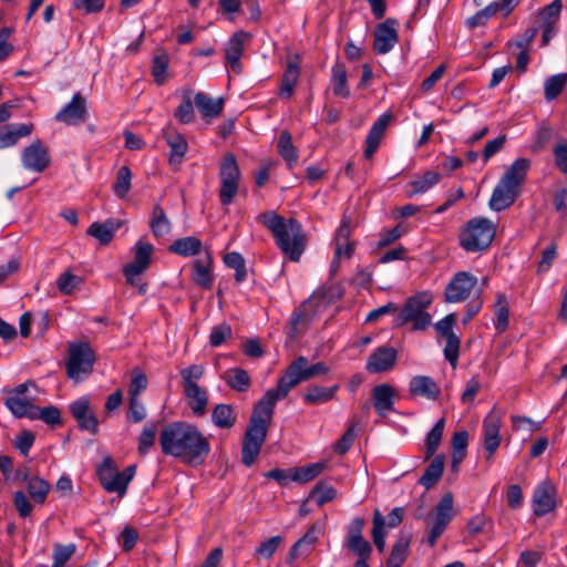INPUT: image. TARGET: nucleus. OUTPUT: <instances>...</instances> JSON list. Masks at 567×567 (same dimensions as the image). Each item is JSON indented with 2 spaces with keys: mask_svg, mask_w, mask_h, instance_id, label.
I'll return each instance as SVG.
<instances>
[{
  "mask_svg": "<svg viewBox=\"0 0 567 567\" xmlns=\"http://www.w3.org/2000/svg\"><path fill=\"white\" fill-rule=\"evenodd\" d=\"M328 372L329 368L326 363L309 364V360L303 355L296 358L286 368L276 388L267 390L252 410L241 446V462L245 466L250 467L255 464L260 453L267 439L268 426L272 420L276 403L287 398L289 392L299 383Z\"/></svg>",
  "mask_w": 567,
  "mask_h": 567,
  "instance_id": "1",
  "label": "nucleus"
},
{
  "mask_svg": "<svg viewBox=\"0 0 567 567\" xmlns=\"http://www.w3.org/2000/svg\"><path fill=\"white\" fill-rule=\"evenodd\" d=\"M158 441L164 455L193 466L204 464L210 453L208 439L196 425L184 421L166 424L159 432Z\"/></svg>",
  "mask_w": 567,
  "mask_h": 567,
  "instance_id": "2",
  "label": "nucleus"
},
{
  "mask_svg": "<svg viewBox=\"0 0 567 567\" xmlns=\"http://www.w3.org/2000/svg\"><path fill=\"white\" fill-rule=\"evenodd\" d=\"M257 221L261 223L272 235L280 251L293 262H298L306 250L307 237L301 223L291 217L286 219L274 210L260 213Z\"/></svg>",
  "mask_w": 567,
  "mask_h": 567,
  "instance_id": "3",
  "label": "nucleus"
},
{
  "mask_svg": "<svg viewBox=\"0 0 567 567\" xmlns=\"http://www.w3.org/2000/svg\"><path fill=\"white\" fill-rule=\"evenodd\" d=\"M496 235V227L485 217L467 220L458 230V245L468 254L486 251Z\"/></svg>",
  "mask_w": 567,
  "mask_h": 567,
  "instance_id": "4",
  "label": "nucleus"
},
{
  "mask_svg": "<svg viewBox=\"0 0 567 567\" xmlns=\"http://www.w3.org/2000/svg\"><path fill=\"white\" fill-rule=\"evenodd\" d=\"M344 291L341 282L320 286L293 311L290 319H313L315 317L322 316L330 306L343 297Z\"/></svg>",
  "mask_w": 567,
  "mask_h": 567,
  "instance_id": "5",
  "label": "nucleus"
},
{
  "mask_svg": "<svg viewBox=\"0 0 567 567\" xmlns=\"http://www.w3.org/2000/svg\"><path fill=\"white\" fill-rule=\"evenodd\" d=\"M95 353L89 342H70L65 361L66 377L74 382H82L93 371Z\"/></svg>",
  "mask_w": 567,
  "mask_h": 567,
  "instance_id": "6",
  "label": "nucleus"
},
{
  "mask_svg": "<svg viewBox=\"0 0 567 567\" xmlns=\"http://www.w3.org/2000/svg\"><path fill=\"white\" fill-rule=\"evenodd\" d=\"M529 162L517 158L504 173L498 183V212L514 204L520 193Z\"/></svg>",
  "mask_w": 567,
  "mask_h": 567,
  "instance_id": "7",
  "label": "nucleus"
},
{
  "mask_svg": "<svg viewBox=\"0 0 567 567\" xmlns=\"http://www.w3.org/2000/svg\"><path fill=\"white\" fill-rule=\"evenodd\" d=\"M219 202L223 206H228L234 202L239 188L240 168L236 156L227 153L219 166Z\"/></svg>",
  "mask_w": 567,
  "mask_h": 567,
  "instance_id": "8",
  "label": "nucleus"
},
{
  "mask_svg": "<svg viewBox=\"0 0 567 567\" xmlns=\"http://www.w3.org/2000/svg\"><path fill=\"white\" fill-rule=\"evenodd\" d=\"M453 516V496L445 494L435 506L434 515L429 514L425 518L427 529L425 542L430 547L435 546Z\"/></svg>",
  "mask_w": 567,
  "mask_h": 567,
  "instance_id": "9",
  "label": "nucleus"
},
{
  "mask_svg": "<svg viewBox=\"0 0 567 567\" xmlns=\"http://www.w3.org/2000/svg\"><path fill=\"white\" fill-rule=\"evenodd\" d=\"M30 386L35 388V383L25 381L16 388L4 390V405L16 417L29 419L31 412L34 411L33 398L29 395Z\"/></svg>",
  "mask_w": 567,
  "mask_h": 567,
  "instance_id": "10",
  "label": "nucleus"
},
{
  "mask_svg": "<svg viewBox=\"0 0 567 567\" xmlns=\"http://www.w3.org/2000/svg\"><path fill=\"white\" fill-rule=\"evenodd\" d=\"M154 246L140 239L133 247L134 259L123 267V275L128 285H134L135 277L146 271L152 262Z\"/></svg>",
  "mask_w": 567,
  "mask_h": 567,
  "instance_id": "11",
  "label": "nucleus"
},
{
  "mask_svg": "<svg viewBox=\"0 0 567 567\" xmlns=\"http://www.w3.org/2000/svg\"><path fill=\"white\" fill-rule=\"evenodd\" d=\"M398 25L399 21L394 18H388L375 25L372 45L375 54H386L395 47L399 42Z\"/></svg>",
  "mask_w": 567,
  "mask_h": 567,
  "instance_id": "12",
  "label": "nucleus"
},
{
  "mask_svg": "<svg viewBox=\"0 0 567 567\" xmlns=\"http://www.w3.org/2000/svg\"><path fill=\"white\" fill-rule=\"evenodd\" d=\"M69 411L81 431H86L92 435L99 433V420L91 408V401L87 396H81L71 402Z\"/></svg>",
  "mask_w": 567,
  "mask_h": 567,
  "instance_id": "13",
  "label": "nucleus"
},
{
  "mask_svg": "<svg viewBox=\"0 0 567 567\" xmlns=\"http://www.w3.org/2000/svg\"><path fill=\"white\" fill-rule=\"evenodd\" d=\"M556 487L549 480L542 481L534 489L532 497L533 513L543 517L555 511L557 506Z\"/></svg>",
  "mask_w": 567,
  "mask_h": 567,
  "instance_id": "14",
  "label": "nucleus"
},
{
  "mask_svg": "<svg viewBox=\"0 0 567 567\" xmlns=\"http://www.w3.org/2000/svg\"><path fill=\"white\" fill-rule=\"evenodd\" d=\"M477 279L467 271L456 272L444 290V297L447 302H460L467 299Z\"/></svg>",
  "mask_w": 567,
  "mask_h": 567,
  "instance_id": "15",
  "label": "nucleus"
},
{
  "mask_svg": "<svg viewBox=\"0 0 567 567\" xmlns=\"http://www.w3.org/2000/svg\"><path fill=\"white\" fill-rule=\"evenodd\" d=\"M21 162L25 169L42 173L51 163L49 150L41 140H37L23 148Z\"/></svg>",
  "mask_w": 567,
  "mask_h": 567,
  "instance_id": "16",
  "label": "nucleus"
},
{
  "mask_svg": "<svg viewBox=\"0 0 567 567\" xmlns=\"http://www.w3.org/2000/svg\"><path fill=\"white\" fill-rule=\"evenodd\" d=\"M87 116L86 101L80 92H76L71 101L55 114L54 118L56 122L74 126L84 123Z\"/></svg>",
  "mask_w": 567,
  "mask_h": 567,
  "instance_id": "17",
  "label": "nucleus"
},
{
  "mask_svg": "<svg viewBox=\"0 0 567 567\" xmlns=\"http://www.w3.org/2000/svg\"><path fill=\"white\" fill-rule=\"evenodd\" d=\"M455 321H436L434 328L440 339L445 340L444 358L453 368L457 365L461 339L454 332Z\"/></svg>",
  "mask_w": 567,
  "mask_h": 567,
  "instance_id": "18",
  "label": "nucleus"
},
{
  "mask_svg": "<svg viewBox=\"0 0 567 567\" xmlns=\"http://www.w3.org/2000/svg\"><path fill=\"white\" fill-rule=\"evenodd\" d=\"M398 361V351L392 347H379L368 358L365 370L369 373L388 372Z\"/></svg>",
  "mask_w": 567,
  "mask_h": 567,
  "instance_id": "19",
  "label": "nucleus"
},
{
  "mask_svg": "<svg viewBox=\"0 0 567 567\" xmlns=\"http://www.w3.org/2000/svg\"><path fill=\"white\" fill-rule=\"evenodd\" d=\"M430 303L431 295L419 292L408 298L396 319H432L431 315L425 311Z\"/></svg>",
  "mask_w": 567,
  "mask_h": 567,
  "instance_id": "20",
  "label": "nucleus"
},
{
  "mask_svg": "<svg viewBox=\"0 0 567 567\" xmlns=\"http://www.w3.org/2000/svg\"><path fill=\"white\" fill-rule=\"evenodd\" d=\"M300 61L301 59L298 54L287 61L278 91L280 99L289 100L293 95L300 76Z\"/></svg>",
  "mask_w": 567,
  "mask_h": 567,
  "instance_id": "21",
  "label": "nucleus"
},
{
  "mask_svg": "<svg viewBox=\"0 0 567 567\" xmlns=\"http://www.w3.org/2000/svg\"><path fill=\"white\" fill-rule=\"evenodd\" d=\"M163 137L169 146V164L181 165L184 161L185 154L188 151V143L183 134L176 128L167 126L163 128Z\"/></svg>",
  "mask_w": 567,
  "mask_h": 567,
  "instance_id": "22",
  "label": "nucleus"
},
{
  "mask_svg": "<svg viewBox=\"0 0 567 567\" xmlns=\"http://www.w3.org/2000/svg\"><path fill=\"white\" fill-rule=\"evenodd\" d=\"M373 406L380 416H386L388 413L394 411V399L396 396L395 389L388 384H378L371 392Z\"/></svg>",
  "mask_w": 567,
  "mask_h": 567,
  "instance_id": "23",
  "label": "nucleus"
},
{
  "mask_svg": "<svg viewBox=\"0 0 567 567\" xmlns=\"http://www.w3.org/2000/svg\"><path fill=\"white\" fill-rule=\"evenodd\" d=\"M249 35L250 34L244 30L237 31L233 34L226 44V64H228L236 73H239L241 70L240 59L244 53V43L245 40L249 38Z\"/></svg>",
  "mask_w": 567,
  "mask_h": 567,
  "instance_id": "24",
  "label": "nucleus"
},
{
  "mask_svg": "<svg viewBox=\"0 0 567 567\" xmlns=\"http://www.w3.org/2000/svg\"><path fill=\"white\" fill-rule=\"evenodd\" d=\"M212 265L213 258L209 252H206L203 258H197L193 261L192 279L203 289H210L213 287Z\"/></svg>",
  "mask_w": 567,
  "mask_h": 567,
  "instance_id": "25",
  "label": "nucleus"
},
{
  "mask_svg": "<svg viewBox=\"0 0 567 567\" xmlns=\"http://www.w3.org/2000/svg\"><path fill=\"white\" fill-rule=\"evenodd\" d=\"M409 391L414 396H422L427 400H437L441 389L433 378L427 375H415L409 382Z\"/></svg>",
  "mask_w": 567,
  "mask_h": 567,
  "instance_id": "26",
  "label": "nucleus"
},
{
  "mask_svg": "<svg viewBox=\"0 0 567 567\" xmlns=\"http://www.w3.org/2000/svg\"><path fill=\"white\" fill-rule=\"evenodd\" d=\"M121 220L107 218L104 223H92L87 228L86 234L97 239L102 246H106L113 240L115 233L121 228Z\"/></svg>",
  "mask_w": 567,
  "mask_h": 567,
  "instance_id": "27",
  "label": "nucleus"
},
{
  "mask_svg": "<svg viewBox=\"0 0 567 567\" xmlns=\"http://www.w3.org/2000/svg\"><path fill=\"white\" fill-rule=\"evenodd\" d=\"M32 130L33 125L31 123L10 124L0 127V150L16 145L19 138L29 136Z\"/></svg>",
  "mask_w": 567,
  "mask_h": 567,
  "instance_id": "28",
  "label": "nucleus"
},
{
  "mask_svg": "<svg viewBox=\"0 0 567 567\" xmlns=\"http://www.w3.org/2000/svg\"><path fill=\"white\" fill-rule=\"evenodd\" d=\"M184 395L192 412L197 416H203L208 404L207 391L198 384H189L183 388Z\"/></svg>",
  "mask_w": 567,
  "mask_h": 567,
  "instance_id": "29",
  "label": "nucleus"
},
{
  "mask_svg": "<svg viewBox=\"0 0 567 567\" xmlns=\"http://www.w3.org/2000/svg\"><path fill=\"white\" fill-rule=\"evenodd\" d=\"M411 539V533L400 532L386 560V567H401L403 565L408 557Z\"/></svg>",
  "mask_w": 567,
  "mask_h": 567,
  "instance_id": "30",
  "label": "nucleus"
},
{
  "mask_svg": "<svg viewBox=\"0 0 567 567\" xmlns=\"http://www.w3.org/2000/svg\"><path fill=\"white\" fill-rule=\"evenodd\" d=\"M194 102L203 118H215L221 114L224 109L221 97L214 100L204 92L196 93Z\"/></svg>",
  "mask_w": 567,
  "mask_h": 567,
  "instance_id": "31",
  "label": "nucleus"
},
{
  "mask_svg": "<svg viewBox=\"0 0 567 567\" xmlns=\"http://www.w3.org/2000/svg\"><path fill=\"white\" fill-rule=\"evenodd\" d=\"M202 249L203 243L195 236L178 238L174 240L168 247L169 252L182 257L196 256L200 254Z\"/></svg>",
  "mask_w": 567,
  "mask_h": 567,
  "instance_id": "32",
  "label": "nucleus"
},
{
  "mask_svg": "<svg viewBox=\"0 0 567 567\" xmlns=\"http://www.w3.org/2000/svg\"><path fill=\"white\" fill-rule=\"evenodd\" d=\"M332 91L336 96L348 99L350 89L348 86L347 68L342 62H336L331 68Z\"/></svg>",
  "mask_w": 567,
  "mask_h": 567,
  "instance_id": "33",
  "label": "nucleus"
},
{
  "mask_svg": "<svg viewBox=\"0 0 567 567\" xmlns=\"http://www.w3.org/2000/svg\"><path fill=\"white\" fill-rule=\"evenodd\" d=\"M237 421V414L230 404H216L212 411V422L219 429H231Z\"/></svg>",
  "mask_w": 567,
  "mask_h": 567,
  "instance_id": "34",
  "label": "nucleus"
},
{
  "mask_svg": "<svg viewBox=\"0 0 567 567\" xmlns=\"http://www.w3.org/2000/svg\"><path fill=\"white\" fill-rule=\"evenodd\" d=\"M171 221L164 208L156 204L151 214L150 229L155 238H161L171 231Z\"/></svg>",
  "mask_w": 567,
  "mask_h": 567,
  "instance_id": "35",
  "label": "nucleus"
},
{
  "mask_svg": "<svg viewBox=\"0 0 567 567\" xmlns=\"http://www.w3.org/2000/svg\"><path fill=\"white\" fill-rule=\"evenodd\" d=\"M135 471L136 465H128L123 472H116L104 489L109 493H117L118 496H124L130 482L135 475Z\"/></svg>",
  "mask_w": 567,
  "mask_h": 567,
  "instance_id": "36",
  "label": "nucleus"
},
{
  "mask_svg": "<svg viewBox=\"0 0 567 567\" xmlns=\"http://www.w3.org/2000/svg\"><path fill=\"white\" fill-rule=\"evenodd\" d=\"M338 389L339 385H332L329 388L310 385L303 394V401L307 404H322L329 402L336 396Z\"/></svg>",
  "mask_w": 567,
  "mask_h": 567,
  "instance_id": "37",
  "label": "nucleus"
},
{
  "mask_svg": "<svg viewBox=\"0 0 567 567\" xmlns=\"http://www.w3.org/2000/svg\"><path fill=\"white\" fill-rule=\"evenodd\" d=\"M444 470V456L437 455L425 468L423 475L420 477L419 483L426 489H430L436 485L440 481Z\"/></svg>",
  "mask_w": 567,
  "mask_h": 567,
  "instance_id": "38",
  "label": "nucleus"
},
{
  "mask_svg": "<svg viewBox=\"0 0 567 567\" xmlns=\"http://www.w3.org/2000/svg\"><path fill=\"white\" fill-rule=\"evenodd\" d=\"M223 261L226 267L235 271L234 278L236 285H241L248 278V270L243 255L238 251H230L224 255Z\"/></svg>",
  "mask_w": 567,
  "mask_h": 567,
  "instance_id": "39",
  "label": "nucleus"
},
{
  "mask_svg": "<svg viewBox=\"0 0 567 567\" xmlns=\"http://www.w3.org/2000/svg\"><path fill=\"white\" fill-rule=\"evenodd\" d=\"M494 411L495 406L483 422V440L487 458L492 457L496 451V414H494Z\"/></svg>",
  "mask_w": 567,
  "mask_h": 567,
  "instance_id": "40",
  "label": "nucleus"
},
{
  "mask_svg": "<svg viewBox=\"0 0 567 567\" xmlns=\"http://www.w3.org/2000/svg\"><path fill=\"white\" fill-rule=\"evenodd\" d=\"M227 385L238 392H245L250 388L251 379L249 373L243 368H231L225 372L224 377Z\"/></svg>",
  "mask_w": 567,
  "mask_h": 567,
  "instance_id": "41",
  "label": "nucleus"
},
{
  "mask_svg": "<svg viewBox=\"0 0 567 567\" xmlns=\"http://www.w3.org/2000/svg\"><path fill=\"white\" fill-rule=\"evenodd\" d=\"M277 151L290 168L297 164L298 152L292 144V137L289 131L285 130L280 133L277 143Z\"/></svg>",
  "mask_w": 567,
  "mask_h": 567,
  "instance_id": "42",
  "label": "nucleus"
},
{
  "mask_svg": "<svg viewBox=\"0 0 567 567\" xmlns=\"http://www.w3.org/2000/svg\"><path fill=\"white\" fill-rule=\"evenodd\" d=\"M441 181V174L435 171H426L420 178L410 182L412 190L408 193V197L416 194H423L435 186Z\"/></svg>",
  "mask_w": 567,
  "mask_h": 567,
  "instance_id": "43",
  "label": "nucleus"
},
{
  "mask_svg": "<svg viewBox=\"0 0 567 567\" xmlns=\"http://www.w3.org/2000/svg\"><path fill=\"white\" fill-rule=\"evenodd\" d=\"M132 171L128 166L123 165L116 172V178L112 186V190L114 195L124 199L131 190L132 187Z\"/></svg>",
  "mask_w": 567,
  "mask_h": 567,
  "instance_id": "44",
  "label": "nucleus"
},
{
  "mask_svg": "<svg viewBox=\"0 0 567 567\" xmlns=\"http://www.w3.org/2000/svg\"><path fill=\"white\" fill-rule=\"evenodd\" d=\"M326 468L324 462L311 463L301 467H293L292 482L308 483L319 476Z\"/></svg>",
  "mask_w": 567,
  "mask_h": 567,
  "instance_id": "45",
  "label": "nucleus"
},
{
  "mask_svg": "<svg viewBox=\"0 0 567 567\" xmlns=\"http://www.w3.org/2000/svg\"><path fill=\"white\" fill-rule=\"evenodd\" d=\"M30 420H41L45 424L51 426L62 425L61 412L56 406L49 405L44 408H38L34 405V411L31 412Z\"/></svg>",
  "mask_w": 567,
  "mask_h": 567,
  "instance_id": "46",
  "label": "nucleus"
},
{
  "mask_svg": "<svg viewBox=\"0 0 567 567\" xmlns=\"http://www.w3.org/2000/svg\"><path fill=\"white\" fill-rule=\"evenodd\" d=\"M50 488V484L39 476H33L28 480V493L37 504H43L45 502Z\"/></svg>",
  "mask_w": 567,
  "mask_h": 567,
  "instance_id": "47",
  "label": "nucleus"
},
{
  "mask_svg": "<svg viewBox=\"0 0 567 567\" xmlns=\"http://www.w3.org/2000/svg\"><path fill=\"white\" fill-rule=\"evenodd\" d=\"M174 117L181 124H189L195 120V113L189 90L183 92L182 102L175 110Z\"/></svg>",
  "mask_w": 567,
  "mask_h": 567,
  "instance_id": "48",
  "label": "nucleus"
},
{
  "mask_svg": "<svg viewBox=\"0 0 567 567\" xmlns=\"http://www.w3.org/2000/svg\"><path fill=\"white\" fill-rule=\"evenodd\" d=\"M567 84V73L549 76L544 83V94L547 101L555 100Z\"/></svg>",
  "mask_w": 567,
  "mask_h": 567,
  "instance_id": "49",
  "label": "nucleus"
},
{
  "mask_svg": "<svg viewBox=\"0 0 567 567\" xmlns=\"http://www.w3.org/2000/svg\"><path fill=\"white\" fill-rule=\"evenodd\" d=\"M444 426H445V420L440 419L434 424V426L431 429V431L427 433L426 440H425V444H426L425 458L426 460L431 458L434 455V453L436 452V450L440 445V442L442 440Z\"/></svg>",
  "mask_w": 567,
  "mask_h": 567,
  "instance_id": "50",
  "label": "nucleus"
},
{
  "mask_svg": "<svg viewBox=\"0 0 567 567\" xmlns=\"http://www.w3.org/2000/svg\"><path fill=\"white\" fill-rule=\"evenodd\" d=\"M496 16V1L489 2L483 9L477 11L472 17L467 18L465 21V25L468 29H475L478 27H483L487 23V21Z\"/></svg>",
  "mask_w": 567,
  "mask_h": 567,
  "instance_id": "51",
  "label": "nucleus"
},
{
  "mask_svg": "<svg viewBox=\"0 0 567 567\" xmlns=\"http://www.w3.org/2000/svg\"><path fill=\"white\" fill-rule=\"evenodd\" d=\"M157 427L154 423L145 425L138 436L137 452L145 456L154 446L156 440Z\"/></svg>",
  "mask_w": 567,
  "mask_h": 567,
  "instance_id": "52",
  "label": "nucleus"
},
{
  "mask_svg": "<svg viewBox=\"0 0 567 567\" xmlns=\"http://www.w3.org/2000/svg\"><path fill=\"white\" fill-rule=\"evenodd\" d=\"M373 528H372V539L380 553L384 551L385 548V518L381 515V513L377 509L373 515Z\"/></svg>",
  "mask_w": 567,
  "mask_h": 567,
  "instance_id": "53",
  "label": "nucleus"
},
{
  "mask_svg": "<svg viewBox=\"0 0 567 567\" xmlns=\"http://www.w3.org/2000/svg\"><path fill=\"white\" fill-rule=\"evenodd\" d=\"M169 59L166 53L155 55L152 61V75L157 85H163L166 82V73L168 69Z\"/></svg>",
  "mask_w": 567,
  "mask_h": 567,
  "instance_id": "54",
  "label": "nucleus"
},
{
  "mask_svg": "<svg viewBox=\"0 0 567 567\" xmlns=\"http://www.w3.org/2000/svg\"><path fill=\"white\" fill-rule=\"evenodd\" d=\"M563 8L561 0H554L539 11L542 24L557 25Z\"/></svg>",
  "mask_w": 567,
  "mask_h": 567,
  "instance_id": "55",
  "label": "nucleus"
},
{
  "mask_svg": "<svg viewBox=\"0 0 567 567\" xmlns=\"http://www.w3.org/2000/svg\"><path fill=\"white\" fill-rule=\"evenodd\" d=\"M310 495L316 496L318 505L322 506L323 504L331 502L336 498L337 491L333 486L321 481L316 484Z\"/></svg>",
  "mask_w": 567,
  "mask_h": 567,
  "instance_id": "56",
  "label": "nucleus"
},
{
  "mask_svg": "<svg viewBox=\"0 0 567 567\" xmlns=\"http://www.w3.org/2000/svg\"><path fill=\"white\" fill-rule=\"evenodd\" d=\"M116 472L117 468L113 458L110 455L105 456L103 462L96 468V474L103 488L106 487Z\"/></svg>",
  "mask_w": 567,
  "mask_h": 567,
  "instance_id": "57",
  "label": "nucleus"
},
{
  "mask_svg": "<svg viewBox=\"0 0 567 567\" xmlns=\"http://www.w3.org/2000/svg\"><path fill=\"white\" fill-rule=\"evenodd\" d=\"M284 538L279 535L272 536L267 540L262 542L259 547L256 548L255 555L265 559H269L282 544Z\"/></svg>",
  "mask_w": 567,
  "mask_h": 567,
  "instance_id": "58",
  "label": "nucleus"
},
{
  "mask_svg": "<svg viewBox=\"0 0 567 567\" xmlns=\"http://www.w3.org/2000/svg\"><path fill=\"white\" fill-rule=\"evenodd\" d=\"M347 548L358 556V559L368 560L372 553L371 544L363 537L347 542Z\"/></svg>",
  "mask_w": 567,
  "mask_h": 567,
  "instance_id": "59",
  "label": "nucleus"
},
{
  "mask_svg": "<svg viewBox=\"0 0 567 567\" xmlns=\"http://www.w3.org/2000/svg\"><path fill=\"white\" fill-rule=\"evenodd\" d=\"M147 388V377L140 369H134L132 371V379L128 386L130 396L138 398L140 393L143 392Z\"/></svg>",
  "mask_w": 567,
  "mask_h": 567,
  "instance_id": "60",
  "label": "nucleus"
},
{
  "mask_svg": "<svg viewBox=\"0 0 567 567\" xmlns=\"http://www.w3.org/2000/svg\"><path fill=\"white\" fill-rule=\"evenodd\" d=\"M126 417L132 423L142 422L146 417L144 404L136 396H130Z\"/></svg>",
  "mask_w": 567,
  "mask_h": 567,
  "instance_id": "61",
  "label": "nucleus"
},
{
  "mask_svg": "<svg viewBox=\"0 0 567 567\" xmlns=\"http://www.w3.org/2000/svg\"><path fill=\"white\" fill-rule=\"evenodd\" d=\"M383 133L380 131H377V128H371L368 132V135L365 137V148H364V157L371 158L373 154L378 151L381 140L383 137Z\"/></svg>",
  "mask_w": 567,
  "mask_h": 567,
  "instance_id": "62",
  "label": "nucleus"
},
{
  "mask_svg": "<svg viewBox=\"0 0 567 567\" xmlns=\"http://www.w3.org/2000/svg\"><path fill=\"white\" fill-rule=\"evenodd\" d=\"M204 374V367L199 364H192L181 371L182 384L183 388L188 386L189 384H197V380H199Z\"/></svg>",
  "mask_w": 567,
  "mask_h": 567,
  "instance_id": "63",
  "label": "nucleus"
},
{
  "mask_svg": "<svg viewBox=\"0 0 567 567\" xmlns=\"http://www.w3.org/2000/svg\"><path fill=\"white\" fill-rule=\"evenodd\" d=\"M555 165L561 173H567V141L559 142L553 150Z\"/></svg>",
  "mask_w": 567,
  "mask_h": 567,
  "instance_id": "64",
  "label": "nucleus"
}]
</instances>
